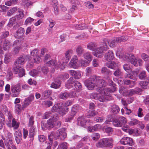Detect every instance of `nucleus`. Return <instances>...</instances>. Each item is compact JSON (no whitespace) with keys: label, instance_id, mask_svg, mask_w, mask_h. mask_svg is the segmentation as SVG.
<instances>
[{"label":"nucleus","instance_id":"nucleus-61","mask_svg":"<svg viewBox=\"0 0 149 149\" xmlns=\"http://www.w3.org/2000/svg\"><path fill=\"white\" fill-rule=\"evenodd\" d=\"M34 62L36 63H39L41 60V58L38 55H36L33 57Z\"/></svg>","mask_w":149,"mask_h":149},{"label":"nucleus","instance_id":"nucleus-20","mask_svg":"<svg viewBox=\"0 0 149 149\" xmlns=\"http://www.w3.org/2000/svg\"><path fill=\"white\" fill-rule=\"evenodd\" d=\"M70 74L74 77V78L78 79L81 77V74L79 71H76L74 70H70L69 71Z\"/></svg>","mask_w":149,"mask_h":149},{"label":"nucleus","instance_id":"nucleus-9","mask_svg":"<svg viewBox=\"0 0 149 149\" xmlns=\"http://www.w3.org/2000/svg\"><path fill=\"white\" fill-rule=\"evenodd\" d=\"M121 144L124 145H128L129 146H132L134 144L133 139L130 137H125L121 139L120 140Z\"/></svg>","mask_w":149,"mask_h":149},{"label":"nucleus","instance_id":"nucleus-40","mask_svg":"<svg viewBox=\"0 0 149 149\" xmlns=\"http://www.w3.org/2000/svg\"><path fill=\"white\" fill-rule=\"evenodd\" d=\"M113 126L116 127H121L122 126V124L119 120L118 118L115 119L113 121Z\"/></svg>","mask_w":149,"mask_h":149},{"label":"nucleus","instance_id":"nucleus-59","mask_svg":"<svg viewBox=\"0 0 149 149\" xmlns=\"http://www.w3.org/2000/svg\"><path fill=\"white\" fill-rule=\"evenodd\" d=\"M127 90L124 87H121L119 89V92L123 94L124 95L126 96Z\"/></svg>","mask_w":149,"mask_h":149},{"label":"nucleus","instance_id":"nucleus-56","mask_svg":"<svg viewBox=\"0 0 149 149\" xmlns=\"http://www.w3.org/2000/svg\"><path fill=\"white\" fill-rule=\"evenodd\" d=\"M85 6L89 9H93L94 8V5L90 1L86 2L84 3Z\"/></svg>","mask_w":149,"mask_h":149},{"label":"nucleus","instance_id":"nucleus-16","mask_svg":"<svg viewBox=\"0 0 149 149\" xmlns=\"http://www.w3.org/2000/svg\"><path fill=\"white\" fill-rule=\"evenodd\" d=\"M90 97L92 98L98 100L101 102H104V100L103 97L100 93H92L90 95Z\"/></svg>","mask_w":149,"mask_h":149},{"label":"nucleus","instance_id":"nucleus-13","mask_svg":"<svg viewBox=\"0 0 149 149\" xmlns=\"http://www.w3.org/2000/svg\"><path fill=\"white\" fill-rule=\"evenodd\" d=\"M14 71L15 74H18V75L19 77H21L25 75V70L20 67H15Z\"/></svg>","mask_w":149,"mask_h":149},{"label":"nucleus","instance_id":"nucleus-46","mask_svg":"<svg viewBox=\"0 0 149 149\" xmlns=\"http://www.w3.org/2000/svg\"><path fill=\"white\" fill-rule=\"evenodd\" d=\"M19 123L17 122L14 119L11 122V127H14V129H17L19 126Z\"/></svg>","mask_w":149,"mask_h":149},{"label":"nucleus","instance_id":"nucleus-15","mask_svg":"<svg viewBox=\"0 0 149 149\" xmlns=\"http://www.w3.org/2000/svg\"><path fill=\"white\" fill-rule=\"evenodd\" d=\"M76 107L74 106L71 109L70 116L66 118L65 119V121L67 122H70L73 118V117L76 113Z\"/></svg>","mask_w":149,"mask_h":149},{"label":"nucleus","instance_id":"nucleus-60","mask_svg":"<svg viewBox=\"0 0 149 149\" xmlns=\"http://www.w3.org/2000/svg\"><path fill=\"white\" fill-rule=\"evenodd\" d=\"M139 121L136 119H132L131 121L129 122V124L131 125L132 126L135 125H136L139 123Z\"/></svg>","mask_w":149,"mask_h":149},{"label":"nucleus","instance_id":"nucleus-36","mask_svg":"<svg viewBox=\"0 0 149 149\" xmlns=\"http://www.w3.org/2000/svg\"><path fill=\"white\" fill-rule=\"evenodd\" d=\"M70 96L69 94L67 92L61 93L59 95V98L61 99L65 100L68 98Z\"/></svg>","mask_w":149,"mask_h":149},{"label":"nucleus","instance_id":"nucleus-30","mask_svg":"<svg viewBox=\"0 0 149 149\" xmlns=\"http://www.w3.org/2000/svg\"><path fill=\"white\" fill-rule=\"evenodd\" d=\"M83 56L84 58L88 60V61L90 62L92 59V56L88 52L84 53Z\"/></svg>","mask_w":149,"mask_h":149},{"label":"nucleus","instance_id":"nucleus-31","mask_svg":"<svg viewBox=\"0 0 149 149\" xmlns=\"http://www.w3.org/2000/svg\"><path fill=\"white\" fill-rule=\"evenodd\" d=\"M58 130H60L61 132L59 131L60 134L59 136L60 139L61 140L64 139L66 136V133L65 131V130L63 129H61Z\"/></svg>","mask_w":149,"mask_h":149},{"label":"nucleus","instance_id":"nucleus-34","mask_svg":"<svg viewBox=\"0 0 149 149\" xmlns=\"http://www.w3.org/2000/svg\"><path fill=\"white\" fill-rule=\"evenodd\" d=\"M120 111L119 107L116 105H113L111 107V111L114 114H116Z\"/></svg>","mask_w":149,"mask_h":149},{"label":"nucleus","instance_id":"nucleus-48","mask_svg":"<svg viewBox=\"0 0 149 149\" xmlns=\"http://www.w3.org/2000/svg\"><path fill=\"white\" fill-rule=\"evenodd\" d=\"M72 52V49H69L66 51L64 54L65 56L70 59Z\"/></svg>","mask_w":149,"mask_h":149},{"label":"nucleus","instance_id":"nucleus-12","mask_svg":"<svg viewBox=\"0 0 149 149\" xmlns=\"http://www.w3.org/2000/svg\"><path fill=\"white\" fill-rule=\"evenodd\" d=\"M15 139L17 144H19L22 140V134L21 131L19 130H17L14 133Z\"/></svg>","mask_w":149,"mask_h":149},{"label":"nucleus","instance_id":"nucleus-3","mask_svg":"<svg viewBox=\"0 0 149 149\" xmlns=\"http://www.w3.org/2000/svg\"><path fill=\"white\" fill-rule=\"evenodd\" d=\"M113 140L112 138H104L100 140L96 144L98 147H112Z\"/></svg>","mask_w":149,"mask_h":149},{"label":"nucleus","instance_id":"nucleus-52","mask_svg":"<svg viewBox=\"0 0 149 149\" xmlns=\"http://www.w3.org/2000/svg\"><path fill=\"white\" fill-rule=\"evenodd\" d=\"M120 122V123L122 124V126L123 125L127 123V120L126 118L120 116L118 118Z\"/></svg>","mask_w":149,"mask_h":149},{"label":"nucleus","instance_id":"nucleus-2","mask_svg":"<svg viewBox=\"0 0 149 149\" xmlns=\"http://www.w3.org/2000/svg\"><path fill=\"white\" fill-rule=\"evenodd\" d=\"M122 58L124 60L130 61L135 66H138V63L139 66L141 65L143 63V61L141 59H139L137 60L133 55L131 54L125 53L123 55Z\"/></svg>","mask_w":149,"mask_h":149},{"label":"nucleus","instance_id":"nucleus-62","mask_svg":"<svg viewBox=\"0 0 149 149\" xmlns=\"http://www.w3.org/2000/svg\"><path fill=\"white\" fill-rule=\"evenodd\" d=\"M74 86L77 90L80 89L81 88V84L77 81L75 82Z\"/></svg>","mask_w":149,"mask_h":149},{"label":"nucleus","instance_id":"nucleus-49","mask_svg":"<svg viewBox=\"0 0 149 149\" xmlns=\"http://www.w3.org/2000/svg\"><path fill=\"white\" fill-rule=\"evenodd\" d=\"M76 28L77 29H84L87 28V26L84 24H77L75 26Z\"/></svg>","mask_w":149,"mask_h":149},{"label":"nucleus","instance_id":"nucleus-44","mask_svg":"<svg viewBox=\"0 0 149 149\" xmlns=\"http://www.w3.org/2000/svg\"><path fill=\"white\" fill-rule=\"evenodd\" d=\"M47 125L48 129L52 128L55 125L54 122L51 119H49L47 120Z\"/></svg>","mask_w":149,"mask_h":149},{"label":"nucleus","instance_id":"nucleus-35","mask_svg":"<svg viewBox=\"0 0 149 149\" xmlns=\"http://www.w3.org/2000/svg\"><path fill=\"white\" fill-rule=\"evenodd\" d=\"M107 66L109 68L114 69L118 66V65L115 62L112 61L109 64H107Z\"/></svg>","mask_w":149,"mask_h":149},{"label":"nucleus","instance_id":"nucleus-29","mask_svg":"<svg viewBox=\"0 0 149 149\" xmlns=\"http://www.w3.org/2000/svg\"><path fill=\"white\" fill-rule=\"evenodd\" d=\"M124 83L126 85H129V86L131 88L134 87L136 84V82L135 81H132L128 79L124 80Z\"/></svg>","mask_w":149,"mask_h":149},{"label":"nucleus","instance_id":"nucleus-50","mask_svg":"<svg viewBox=\"0 0 149 149\" xmlns=\"http://www.w3.org/2000/svg\"><path fill=\"white\" fill-rule=\"evenodd\" d=\"M69 77V75L67 73H65L64 74H61L59 76V78L60 80H64L68 79Z\"/></svg>","mask_w":149,"mask_h":149},{"label":"nucleus","instance_id":"nucleus-64","mask_svg":"<svg viewBox=\"0 0 149 149\" xmlns=\"http://www.w3.org/2000/svg\"><path fill=\"white\" fill-rule=\"evenodd\" d=\"M68 144L66 142H63L60 144V147L63 149H67Z\"/></svg>","mask_w":149,"mask_h":149},{"label":"nucleus","instance_id":"nucleus-11","mask_svg":"<svg viewBox=\"0 0 149 149\" xmlns=\"http://www.w3.org/2000/svg\"><path fill=\"white\" fill-rule=\"evenodd\" d=\"M61 132L60 130H58L55 133L54 132H52L51 134L48 136V139L50 141V143L52 144V140L53 139L55 140L59 139L60 138L59 134H60V132Z\"/></svg>","mask_w":149,"mask_h":149},{"label":"nucleus","instance_id":"nucleus-63","mask_svg":"<svg viewBox=\"0 0 149 149\" xmlns=\"http://www.w3.org/2000/svg\"><path fill=\"white\" fill-rule=\"evenodd\" d=\"M142 58L145 61H147L149 60V57L145 53H142L141 55Z\"/></svg>","mask_w":149,"mask_h":149},{"label":"nucleus","instance_id":"nucleus-14","mask_svg":"<svg viewBox=\"0 0 149 149\" xmlns=\"http://www.w3.org/2000/svg\"><path fill=\"white\" fill-rule=\"evenodd\" d=\"M141 89L139 88H136L134 89L127 90L126 96H132L134 95L138 94L141 92Z\"/></svg>","mask_w":149,"mask_h":149},{"label":"nucleus","instance_id":"nucleus-45","mask_svg":"<svg viewBox=\"0 0 149 149\" xmlns=\"http://www.w3.org/2000/svg\"><path fill=\"white\" fill-rule=\"evenodd\" d=\"M102 129L104 131L108 133H111L113 131V129L112 127L107 126H104Z\"/></svg>","mask_w":149,"mask_h":149},{"label":"nucleus","instance_id":"nucleus-18","mask_svg":"<svg viewBox=\"0 0 149 149\" xmlns=\"http://www.w3.org/2000/svg\"><path fill=\"white\" fill-rule=\"evenodd\" d=\"M25 30L23 28L20 27L18 29L15 34V36L17 38L22 37L24 34Z\"/></svg>","mask_w":149,"mask_h":149},{"label":"nucleus","instance_id":"nucleus-47","mask_svg":"<svg viewBox=\"0 0 149 149\" xmlns=\"http://www.w3.org/2000/svg\"><path fill=\"white\" fill-rule=\"evenodd\" d=\"M60 107L59 104H54L51 109L52 111L53 112H58Z\"/></svg>","mask_w":149,"mask_h":149},{"label":"nucleus","instance_id":"nucleus-32","mask_svg":"<svg viewBox=\"0 0 149 149\" xmlns=\"http://www.w3.org/2000/svg\"><path fill=\"white\" fill-rule=\"evenodd\" d=\"M97 46V45L96 43L90 42L87 45V48L91 50H93L94 48Z\"/></svg>","mask_w":149,"mask_h":149},{"label":"nucleus","instance_id":"nucleus-1","mask_svg":"<svg viewBox=\"0 0 149 149\" xmlns=\"http://www.w3.org/2000/svg\"><path fill=\"white\" fill-rule=\"evenodd\" d=\"M116 90L115 86H113V88L111 89L108 88H97L96 91L100 93L103 97L104 102L106 100H109L111 99V97L110 93H113Z\"/></svg>","mask_w":149,"mask_h":149},{"label":"nucleus","instance_id":"nucleus-17","mask_svg":"<svg viewBox=\"0 0 149 149\" xmlns=\"http://www.w3.org/2000/svg\"><path fill=\"white\" fill-rule=\"evenodd\" d=\"M114 57V53L111 50L108 51L104 55V58L107 61L112 60Z\"/></svg>","mask_w":149,"mask_h":149},{"label":"nucleus","instance_id":"nucleus-53","mask_svg":"<svg viewBox=\"0 0 149 149\" xmlns=\"http://www.w3.org/2000/svg\"><path fill=\"white\" fill-rule=\"evenodd\" d=\"M122 72L119 69H117L113 73V75L116 77L121 76H122Z\"/></svg>","mask_w":149,"mask_h":149},{"label":"nucleus","instance_id":"nucleus-4","mask_svg":"<svg viewBox=\"0 0 149 149\" xmlns=\"http://www.w3.org/2000/svg\"><path fill=\"white\" fill-rule=\"evenodd\" d=\"M127 40V37L121 36L120 37H116L112 40H107V43H108L109 46L111 47H114L116 46L117 44L121 42H125Z\"/></svg>","mask_w":149,"mask_h":149},{"label":"nucleus","instance_id":"nucleus-10","mask_svg":"<svg viewBox=\"0 0 149 149\" xmlns=\"http://www.w3.org/2000/svg\"><path fill=\"white\" fill-rule=\"evenodd\" d=\"M34 99V96L33 95H30L29 97L25 99L22 105V109H24L26 108L31 102Z\"/></svg>","mask_w":149,"mask_h":149},{"label":"nucleus","instance_id":"nucleus-21","mask_svg":"<svg viewBox=\"0 0 149 149\" xmlns=\"http://www.w3.org/2000/svg\"><path fill=\"white\" fill-rule=\"evenodd\" d=\"M52 91L49 90H47L44 91L42 94V97L44 99H46L49 98L51 95Z\"/></svg>","mask_w":149,"mask_h":149},{"label":"nucleus","instance_id":"nucleus-5","mask_svg":"<svg viewBox=\"0 0 149 149\" xmlns=\"http://www.w3.org/2000/svg\"><path fill=\"white\" fill-rule=\"evenodd\" d=\"M29 55H23L21 56L15 61L14 64L16 67L24 64L26 61L30 60Z\"/></svg>","mask_w":149,"mask_h":149},{"label":"nucleus","instance_id":"nucleus-42","mask_svg":"<svg viewBox=\"0 0 149 149\" xmlns=\"http://www.w3.org/2000/svg\"><path fill=\"white\" fill-rule=\"evenodd\" d=\"M52 3L54 4H53L54 10L55 13L57 14L58 12V2L57 0H53L52 1Z\"/></svg>","mask_w":149,"mask_h":149},{"label":"nucleus","instance_id":"nucleus-39","mask_svg":"<svg viewBox=\"0 0 149 149\" xmlns=\"http://www.w3.org/2000/svg\"><path fill=\"white\" fill-rule=\"evenodd\" d=\"M10 43L8 40H5L3 43V49L4 50H9L10 48Z\"/></svg>","mask_w":149,"mask_h":149},{"label":"nucleus","instance_id":"nucleus-37","mask_svg":"<svg viewBox=\"0 0 149 149\" xmlns=\"http://www.w3.org/2000/svg\"><path fill=\"white\" fill-rule=\"evenodd\" d=\"M79 63L80 66L84 67L87 66L89 63L88 61L84 59H81L79 60Z\"/></svg>","mask_w":149,"mask_h":149},{"label":"nucleus","instance_id":"nucleus-23","mask_svg":"<svg viewBox=\"0 0 149 149\" xmlns=\"http://www.w3.org/2000/svg\"><path fill=\"white\" fill-rule=\"evenodd\" d=\"M95 54H94V55L97 57H100L101 55L99 54L103 53L104 51L100 47H99L95 48Z\"/></svg>","mask_w":149,"mask_h":149},{"label":"nucleus","instance_id":"nucleus-33","mask_svg":"<svg viewBox=\"0 0 149 149\" xmlns=\"http://www.w3.org/2000/svg\"><path fill=\"white\" fill-rule=\"evenodd\" d=\"M97 113L95 110L90 109L88 112L87 116L88 118H90L91 116L97 115Z\"/></svg>","mask_w":149,"mask_h":149},{"label":"nucleus","instance_id":"nucleus-8","mask_svg":"<svg viewBox=\"0 0 149 149\" xmlns=\"http://www.w3.org/2000/svg\"><path fill=\"white\" fill-rule=\"evenodd\" d=\"M92 76L90 77L88 79L85 80L84 83L85 86L88 89L90 90H92L96 85L95 82V81H93L91 79Z\"/></svg>","mask_w":149,"mask_h":149},{"label":"nucleus","instance_id":"nucleus-19","mask_svg":"<svg viewBox=\"0 0 149 149\" xmlns=\"http://www.w3.org/2000/svg\"><path fill=\"white\" fill-rule=\"evenodd\" d=\"M76 81L74 80L72 77H71L67 81L65 85V87L68 89L72 87Z\"/></svg>","mask_w":149,"mask_h":149},{"label":"nucleus","instance_id":"nucleus-24","mask_svg":"<svg viewBox=\"0 0 149 149\" xmlns=\"http://www.w3.org/2000/svg\"><path fill=\"white\" fill-rule=\"evenodd\" d=\"M61 84L60 80H55V82L52 83L51 85V87L55 89L59 88L60 87Z\"/></svg>","mask_w":149,"mask_h":149},{"label":"nucleus","instance_id":"nucleus-6","mask_svg":"<svg viewBox=\"0 0 149 149\" xmlns=\"http://www.w3.org/2000/svg\"><path fill=\"white\" fill-rule=\"evenodd\" d=\"M12 93L13 97L17 96L19 94L21 90V88L20 84H17L13 86L11 88Z\"/></svg>","mask_w":149,"mask_h":149},{"label":"nucleus","instance_id":"nucleus-51","mask_svg":"<svg viewBox=\"0 0 149 149\" xmlns=\"http://www.w3.org/2000/svg\"><path fill=\"white\" fill-rule=\"evenodd\" d=\"M146 72L145 71L141 72L139 75V77L141 79H144L146 77Z\"/></svg>","mask_w":149,"mask_h":149},{"label":"nucleus","instance_id":"nucleus-7","mask_svg":"<svg viewBox=\"0 0 149 149\" xmlns=\"http://www.w3.org/2000/svg\"><path fill=\"white\" fill-rule=\"evenodd\" d=\"M91 79H92L93 81H95L96 86L103 87L105 86L107 84L104 80L100 78V77L95 75L92 76V77Z\"/></svg>","mask_w":149,"mask_h":149},{"label":"nucleus","instance_id":"nucleus-38","mask_svg":"<svg viewBox=\"0 0 149 149\" xmlns=\"http://www.w3.org/2000/svg\"><path fill=\"white\" fill-rule=\"evenodd\" d=\"M101 73L102 74H105L109 75L111 74V72L106 67H103L101 68Z\"/></svg>","mask_w":149,"mask_h":149},{"label":"nucleus","instance_id":"nucleus-43","mask_svg":"<svg viewBox=\"0 0 149 149\" xmlns=\"http://www.w3.org/2000/svg\"><path fill=\"white\" fill-rule=\"evenodd\" d=\"M34 117L32 116H31L29 118V122L28 123V127H31L35 126L34 125Z\"/></svg>","mask_w":149,"mask_h":149},{"label":"nucleus","instance_id":"nucleus-41","mask_svg":"<svg viewBox=\"0 0 149 149\" xmlns=\"http://www.w3.org/2000/svg\"><path fill=\"white\" fill-rule=\"evenodd\" d=\"M11 54L10 53H7L5 55L4 62L5 63H7L10 61Z\"/></svg>","mask_w":149,"mask_h":149},{"label":"nucleus","instance_id":"nucleus-58","mask_svg":"<svg viewBox=\"0 0 149 149\" xmlns=\"http://www.w3.org/2000/svg\"><path fill=\"white\" fill-rule=\"evenodd\" d=\"M18 0H10L5 2L6 5L10 6L16 3Z\"/></svg>","mask_w":149,"mask_h":149},{"label":"nucleus","instance_id":"nucleus-22","mask_svg":"<svg viewBox=\"0 0 149 149\" xmlns=\"http://www.w3.org/2000/svg\"><path fill=\"white\" fill-rule=\"evenodd\" d=\"M76 53L78 56H81L84 52V49L81 45H78L76 49Z\"/></svg>","mask_w":149,"mask_h":149},{"label":"nucleus","instance_id":"nucleus-25","mask_svg":"<svg viewBox=\"0 0 149 149\" xmlns=\"http://www.w3.org/2000/svg\"><path fill=\"white\" fill-rule=\"evenodd\" d=\"M14 119H15L13 118L10 113H9L7 123V125L9 127H11V122Z\"/></svg>","mask_w":149,"mask_h":149},{"label":"nucleus","instance_id":"nucleus-26","mask_svg":"<svg viewBox=\"0 0 149 149\" xmlns=\"http://www.w3.org/2000/svg\"><path fill=\"white\" fill-rule=\"evenodd\" d=\"M107 43V40H104L103 42H102L100 45V47L104 51H106L109 49Z\"/></svg>","mask_w":149,"mask_h":149},{"label":"nucleus","instance_id":"nucleus-57","mask_svg":"<svg viewBox=\"0 0 149 149\" xmlns=\"http://www.w3.org/2000/svg\"><path fill=\"white\" fill-rule=\"evenodd\" d=\"M107 80V81L109 85L112 86V88H113V86H115L116 85V84H114L112 80L110 79V77L109 76H107L106 78Z\"/></svg>","mask_w":149,"mask_h":149},{"label":"nucleus","instance_id":"nucleus-54","mask_svg":"<svg viewBox=\"0 0 149 149\" xmlns=\"http://www.w3.org/2000/svg\"><path fill=\"white\" fill-rule=\"evenodd\" d=\"M92 139L95 141H97L100 137V135L98 133H94L92 136Z\"/></svg>","mask_w":149,"mask_h":149},{"label":"nucleus","instance_id":"nucleus-27","mask_svg":"<svg viewBox=\"0 0 149 149\" xmlns=\"http://www.w3.org/2000/svg\"><path fill=\"white\" fill-rule=\"evenodd\" d=\"M28 127L29 132V136L30 138L33 137L35 134V126Z\"/></svg>","mask_w":149,"mask_h":149},{"label":"nucleus","instance_id":"nucleus-55","mask_svg":"<svg viewBox=\"0 0 149 149\" xmlns=\"http://www.w3.org/2000/svg\"><path fill=\"white\" fill-rule=\"evenodd\" d=\"M66 65V64H63V63H61L60 61H59L58 62L57 66L61 70H63L65 68Z\"/></svg>","mask_w":149,"mask_h":149},{"label":"nucleus","instance_id":"nucleus-28","mask_svg":"<svg viewBox=\"0 0 149 149\" xmlns=\"http://www.w3.org/2000/svg\"><path fill=\"white\" fill-rule=\"evenodd\" d=\"M78 123L80 122L81 125L84 127H85L86 126V121L84 120V117L81 116L79 117L77 119Z\"/></svg>","mask_w":149,"mask_h":149}]
</instances>
